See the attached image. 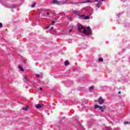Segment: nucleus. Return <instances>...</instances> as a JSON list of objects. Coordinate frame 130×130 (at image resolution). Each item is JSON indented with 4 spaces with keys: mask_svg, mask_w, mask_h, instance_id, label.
<instances>
[{
    "mask_svg": "<svg viewBox=\"0 0 130 130\" xmlns=\"http://www.w3.org/2000/svg\"><path fill=\"white\" fill-rule=\"evenodd\" d=\"M78 30L79 32H82L85 35H91L92 34V30L89 26H88L86 29L84 26L79 24L78 25Z\"/></svg>",
    "mask_w": 130,
    "mask_h": 130,
    "instance_id": "nucleus-1",
    "label": "nucleus"
},
{
    "mask_svg": "<svg viewBox=\"0 0 130 130\" xmlns=\"http://www.w3.org/2000/svg\"><path fill=\"white\" fill-rule=\"evenodd\" d=\"M94 107L95 109H97V108H99L100 110H101L102 112H104V110H105V105H103L102 106L98 105H95L94 106Z\"/></svg>",
    "mask_w": 130,
    "mask_h": 130,
    "instance_id": "nucleus-2",
    "label": "nucleus"
},
{
    "mask_svg": "<svg viewBox=\"0 0 130 130\" xmlns=\"http://www.w3.org/2000/svg\"><path fill=\"white\" fill-rule=\"evenodd\" d=\"M52 3L54 4L58 5V6H60L61 5H64V2H60L57 0H53Z\"/></svg>",
    "mask_w": 130,
    "mask_h": 130,
    "instance_id": "nucleus-3",
    "label": "nucleus"
},
{
    "mask_svg": "<svg viewBox=\"0 0 130 130\" xmlns=\"http://www.w3.org/2000/svg\"><path fill=\"white\" fill-rule=\"evenodd\" d=\"M98 102L99 104H100V105H102V104H103V103H104L105 101H104V99H103V98L100 97V98H99Z\"/></svg>",
    "mask_w": 130,
    "mask_h": 130,
    "instance_id": "nucleus-4",
    "label": "nucleus"
},
{
    "mask_svg": "<svg viewBox=\"0 0 130 130\" xmlns=\"http://www.w3.org/2000/svg\"><path fill=\"white\" fill-rule=\"evenodd\" d=\"M43 104L41 103V104H37L36 105V108H37L38 109H39V108H41L42 107H43Z\"/></svg>",
    "mask_w": 130,
    "mask_h": 130,
    "instance_id": "nucleus-5",
    "label": "nucleus"
},
{
    "mask_svg": "<svg viewBox=\"0 0 130 130\" xmlns=\"http://www.w3.org/2000/svg\"><path fill=\"white\" fill-rule=\"evenodd\" d=\"M94 2H98V3L96 4V7L97 8H100V6L99 5V4H100V3L101 2H104V0H94Z\"/></svg>",
    "mask_w": 130,
    "mask_h": 130,
    "instance_id": "nucleus-6",
    "label": "nucleus"
},
{
    "mask_svg": "<svg viewBox=\"0 0 130 130\" xmlns=\"http://www.w3.org/2000/svg\"><path fill=\"white\" fill-rule=\"evenodd\" d=\"M19 69L22 72H24V69H23V67L22 66H18Z\"/></svg>",
    "mask_w": 130,
    "mask_h": 130,
    "instance_id": "nucleus-7",
    "label": "nucleus"
},
{
    "mask_svg": "<svg viewBox=\"0 0 130 130\" xmlns=\"http://www.w3.org/2000/svg\"><path fill=\"white\" fill-rule=\"evenodd\" d=\"M84 20H89V19H90V16L84 17Z\"/></svg>",
    "mask_w": 130,
    "mask_h": 130,
    "instance_id": "nucleus-8",
    "label": "nucleus"
},
{
    "mask_svg": "<svg viewBox=\"0 0 130 130\" xmlns=\"http://www.w3.org/2000/svg\"><path fill=\"white\" fill-rule=\"evenodd\" d=\"M28 107H24L23 108V110H25V111H27V110H28Z\"/></svg>",
    "mask_w": 130,
    "mask_h": 130,
    "instance_id": "nucleus-9",
    "label": "nucleus"
},
{
    "mask_svg": "<svg viewBox=\"0 0 130 130\" xmlns=\"http://www.w3.org/2000/svg\"><path fill=\"white\" fill-rule=\"evenodd\" d=\"M69 61L66 60L65 61V66L67 67V66H69Z\"/></svg>",
    "mask_w": 130,
    "mask_h": 130,
    "instance_id": "nucleus-10",
    "label": "nucleus"
},
{
    "mask_svg": "<svg viewBox=\"0 0 130 130\" xmlns=\"http://www.w3.org/2000/svg\"><path fill=\"white\" fill-rule=\"evenodd\" d=\"M93 87H90L89 88V91L90 92H92V91H93Z\"/></svg>",
    "mask_w": 130,
    "mask_h": 130,
    "instance_id": "nucleus-11",
    "label": "nucleus"
},
{
    "mask_svg": "<svg viewBox=\"0 0 130 130\" xmlns=\"http://www.w3.org/2000/svg\"><path fill=\"white\" fill-rule=\"evenodd\" d=\"M35 6H36V4L35 3V4L31 5V7L35 8Z\"/></svg>",
    "mask_w": 130,
    "mask_h": 130,
    "instance_id": "nucleus-12",
    "label": "nucleus"
},
{
    "mask_svg": "<svg viewBox=\"0 0 130 130\" xmlns=\"http://www.w3.org/2000/svg\"><path fill=\"white\" fill-rule=\"evenodd\" d=\"M99 61L103 62V59L102 58H99Z\"/></svg>",
    "mask_w": 130,
    "mask_h": 130,
    "instance_id": "nucleus-13",
    "label": "nucleus"
},
{
    "mask_svg": "<svg viewBox=\"0 0 130 130\" xmlns=\"http://www.w3.org/2000/svg\"><path fill=\"white\" fill-rule=\"evenodd\" d=\"M79 11H74V14H76L77 15L79 14Z\"/></svg>",
    "mask_w": 130,
    "mask_h": 130,
    "instance_id": "nucleus-14",
    "label": "nucleus"
},
{
    "mask_svg": "<svg viewBox=\"0 0 130 130\" xmlns=\"http://www.w3.org/2000/svg\"><path fill=\"white\" fill-rule=\"evenodd\" d=\"M36 76L37 78H40V75H39V74H36Z\"/></svg>",
    "mask_w": 130,
    "mask_h": 130,
    "instance_id": "nucleus-15",
    "label": "nucleus"
},
{
    "mask_svg": "<svg viewBox=\"0 0 130 130\" xmlns=\"http://www.w3.org/2000/svg\"><path fill=\"white\" fill-rule=\"evenodd\" d=\"M129 123H130V122H128V121L125 122L124 123L125 124H129Z\"/></svg>",
    "mask_w": 130,
    "mask_h": 130,
    "instance_id": "nucleus-16",
    "label": "nucleus"
},
{
    "mask_svg": "<svg viewBox=\"0 0 130 130\" xmlns=\"http://www.w3.org/2000/svg\"><path fill=\"white\" fill-rule=\"evenodd\" d=\"M85 3H92L91 1H90V0H87V1H86Z\"/></svg>",
    "mask_w": 130,
    "mask_h": 130,
    "instance_id": "nucleus-17",
    "label": "nucleus"
},
{
    "mask_svg": "<svg viewBox=\"0 0 130 130\" xmlns=\"http://www.w3.org/2000/svg\"><path fill=\"white\" fill-rule=\"evenodd\" d=\"M3 27V23H0V28H2Z\"/></svg>",
    "mask_w": 130,
    "mask_h": 130,
    "instance_id": "nucleus-18",
    "label": "nucleus"
},
{
    "mask_svg": "<svg viewBox=\"0 0 130 130\" xmlns=\"http://www.w3.org/2000/svg\"><path fill=\"white\" fill-rule=\"evenodd\" d=\"M80 17H81L82 18H83V19H84V17H85V16L84 15H80Z\"/></svg>",
    "mask_w": 130,
    "mask_h": 130,
    "instance_id": "nucleus-19",
    "label": "nucleus"
},
{
    "mask_svg": "<svg viewBox=\"0 0 130 130\" xmlns=\"http://www.w3.org/2000/svg\"><path fill=\"white\" fill-rule=\"evenodd\" d=\"M69 19L70 21H72V18L71 17H69Z\"/></svg>",
    "mask_w": 130,
    "mask_h": 130,
    "instance_id": "nucleus-20",
    "label": "nucleus"
},
{
    "mask_svg": "<svg viewBox=\"0 0 130 130\" xmlns=\"http://www.w3.org/2000/svg\"><path fill=\"white\" fill-rule=\"evenodd\" d=\"M25 81H27V77L26 76H24Z\"/></svg>",
    "mask_w": 130,
    "mask_h": 130,
    "instance_id": "nucleus-21",
    "label": "nucleus"
},
{
    "mask_svg": "<svg viewBox=\"0 0 130 130\" xmlns=\"http://www.w3.org/2000/svg\"><path fill=\"white\" fill-rule=\"evenodd\" d=\"M48 28H49V27H45V30H47V29H48Z\"/></svg>",
    "mask_w": 130,
    "mask_h": 130,
    "instance_id": "nucleus-22",
    "label": "nucleus"
},
{
    "mask_svg": "<svg viewBox=\"0 0 130 130\" xmlns=\"http://www.w3.org/2000/svg\"><path fill=\"white\" fill-rule=\"evenodd\" d=\"M54 23H55V21H52V24H54Z\"/></svg>",
    "mask_w": 130,
    "mask_h": 130,
    "instance_id": "nucleus-23",
    "label": "nucleus"
},
{
    "mask_svg": "<svg viewBox=\"0 0 130 130\" xmlns=\"http://www.w3.org/2000/svg\"><path fill=\"white\" fill-rule=\"evenodd\" d=\"M72 30H73V29H71L70 30H69V33H71V32H72Z\"/></svg>",
    "mask_w": 130,
    "mask_h": 130,
    "instance_id": "nucleus-24",
    "label": "nucleus"
},
{
    "mask_svg": "<svg viewBox=\"0 0 130 130\" xmlns=\"http://www.w3.org/2000/svg\"><path fill=\"white\" fill-rule=\"evenodd\" d=\"M74 28V25H72V26H71V29H72V30H73V28Z\"/></svg>",
    "mask_w": 130,
    "mask_h": 130,
    "instance_id": "nucleus-25",
    "label": "nucleus"
},
{
    "mask_svg": "<svg viewBox=\"0 0 130 130\" xmlns=\"http://www.w3.org/2000/svg\"><path fill=\"white\" fill-rule=\"evenodd\" d=\"M40 90H43V88H42V87H40Z\"/></svg>",
    "mask_w": 130,
    "mask_h": 130,
    "instance_id": "nucleus-26",
    "label": "nucleus"
},
{
    "mask_svg": "<svg viewBox=\"0 0 130 130\" xmlns=\"http://www.w3.org/2000/svg\"><path fill=\"white\" fill-rule=\"evenodd\" d=\"M75 4H81V2H77Z\"/></svg>",
    "mask_w": 130,
    "mask_h": 130,
    "instance_id": "nucleus-27",
    "label": "nucleus"
},
{
    "mask_svg": "<svg viewBox=\"0 0 130 130\" xmlns=\"http://www.w3.org/2000/svg\"><path fill=\"white\" fill-rule=\"evenodd\" d=\"M47 14L48 15V16H49V15H50V14L49 13H47Z\"/></svg>",
    "mask_w": 130,
    "mask_h": 130,
    "instance_id": "nucleus-28",
    "label": "nucleus"
},
{
    "mask_svg": "<svg viewBox=\"0 0 130 130\" xmlns=\"http://www.w3.org/2000/svg\"><path fill=\"white\" fill-rule=\"evenodd\" d=\"M118 93H119V94H121V92L119 91Z\"/></svg>",
    "mask_w": 130,
    "mask_h": 130,
    "instance_id": "nucleus-29",
    "label": "nucleus"
},
{
    "mask_svg": "<svg viewBox=\"0 0 130 130\" xmlns=\"http://www.w3.org/2000/svg\"><path fill=\"white\" fill-rule=\"evenodd\" d=\"M94 102H98V101L95 100Z\"/></svg>",
    "mask_w": 130,
    "mask_h": 130,
    "instance_id": "nucleus-30",
    "label": "nucleus"
},
{
    "mask_svg": "<svg viewBox=\"0 0 130 130\" xmlns=\"http://www.w3.org/2000/svg\"><path fill=\"white\" fill-rule=\"evenodd\" d=\"M51 29H53V26H52V27H51Z\"/></svg>",
    "mask_w": 130,
    "mask_h": 130,
    "instance_id": "nucleus-31",
    "label": "nucleus"
}]
</instances>
